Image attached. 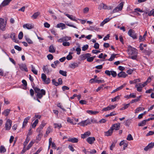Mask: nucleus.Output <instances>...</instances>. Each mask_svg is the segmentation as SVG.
I'll use <instances>...</instances> for the list:
<instances>
[{"instance_id": "44", "label": "nucleus", "mask_w": 154, "mask_h": 154, "mask_svg": "<svg viewBox=\"0 0 154 154\" xmlns=\"http://www.w3.org/2000/svg\"><path fill=\"white\" fill-rule=\"evenodd\" d=\"M48 12L52 15V16L55 19H56L57 18V17L54 15V13L51 10H49L48 11Z\"/></svg>"}, {"instance_id": "27", "label": "nucleus", "mask_w": 154, "mask_h": 154, "mask_svg": "<svg viewBox=\"0 0 154 154\" xmlns=\"http://www.w3.org/2000/svg\"><path fill=\"white\" fill-rule=\"evenodd\" d=\"M57 27L58 28L61 27L62 29H63L66 28V25L64 23H60L57 25Z\"/></svg>"}, {"instance_id": "24", "label": "nucleus", "mask_w": 154, "mask_h": 154, "mask_svg": "<svg viewBox=\"0 0 154 154\" xmlns=\"http://www.w3.org/2000/svg\"><path fill=\"white\" fill-rule=\"evenodd\" d=\"M113 130L111 127L107 131L105 132V135L107 136H109L112 135Z\"/></svg>"}, {"instance_id": "39", "label": "nucleus", "mask_w": 154, "mask_h": 154, "mask_svg": "<svg viewBox=\"0 0 154 154\" xmlns=\"http://www.w3.org/2000/svg\"><path fill=\"white\" fill-rule=\"evenodd\" d=\"M59 73L60 74L63 76H66L67 75V72L65 71H64L63 70H60L59 71Z\"/></svg>"}, {"instance_id": "52", "label": "nucleus", "mask_w": 154, "mask_h": 154, "mask_svg": "<svg viewBox=\"0 0 154 154\" xmlns=\"http://www.w3.org/2000/svg\"><path fill=\"white\" fill-rule=\"evenodd\" d=\"M133 139L132 137L131 134H129L127 138V140L129 141L133 140Z\"/></svg>"}, {"instance_id": "61", "label": "nucleus", "mask_w": 154, "mask_h": 154, "mask_svg": "<svg viewBox=\"0 0 154 154\" xmlns=\"http://www.w3.org/2000/svg\"><path fill=\"white\" fill-rule=\"evenodd\" d=\"M23 34L22 32H20L18 34V38L19 39H22L23 37Z\"/></svg>"}, {"instance_id": "3", "label": "nucleus", "mask_w": 154, "mask_h": 154, "mask_svg": "<svg viewBox=\"0 0 154 154\" xmlns=\"http://www.w3.org/2000/svg\"><path fill=\"white\" fill-rule=\"evenodd\" d=\"M41 79L45 84L48 85L51 82L50 79L47 78L46 75L44 73L42 74Z\"/></svg>"}, {"instance_id": "57", "label": "nucleus", "mask_w": 154, "mask_h": 154, "mask_svg": "<svg viewBox=\"0 0 154 154\" xmlns=\"http://www.w3.org/2000/svg\"><path fill=\"white\" fill-rule=\"evenodd\" d=\"M52 82L53 85H54L56 86H57L59 85L58 82H56L55 79H53L52 80Z\"/></svg>"}, {"instance_id": "11", "label": "nucleus", "mask_w": 154, "mask_h": 154, "mask_svg": "<svg viewBox=\"0 0 154 154\" xmlns=\"http://www.w3.org/2000/svg\"><path fill=\"white\" fill-rule=\"evenodd\" d=\"M42 69L44 72L47 74H49L52 71L51 69L48 68L47 65L44 66Z\"/></svg>"}, {"instance_id": "33", "label": "nucleus", "mask_w": 154, "mask_h": 154, "mask_svg": "<svg viewBox=\"0 0 154 154\" xmlns=\"http://www.w3.org/2000/svg\"><path fill=\"white\" fill-rule=\"evenodd\" d=\"M78 66V64L77 63H73L69 65V67L72 69H74Z\"/></svg>"}, {"instance_id": "45", "label": "nucleus", "mask_w": 154, "mask_h": 154, "mask_svg": "<svg viewBox=\"0 0 154 154\" xmlns=\"http://www.w3.org/2000/svg\"><path fill=\"white\" fill-rule=\"evenodd\" d=\"M73 53L72 52H69V54H68L66 57V59L68 60H69L72 58V56L71 55V54H72Z\"/></svg>"}, {"instance_id": "26", "label": "nucleus", "mask_w": 154, "mask_h": 154, "mask_svg": "<svg viewBox=\"0 0 154 154\" xmlns=\"http://www.w3.org/2000/svg\"><path fill=\"white\" fill-rule=\"evenodd\" d=\"M55 51L56 48L53 45H51L49 47V52L50 53H54Z\"/></svg>"}, {"instance_id": "15", "label": "nucleus", "mask_w": 154, "mask_h": 154, "mask_svg": "<svg viewBox=\"0 0 154 154\" xmlns=\"http://www.w3.org/2000/svg\"><path fill=\"white\" fill-rule=\"evenodd\" d=\"M71 37H70L65 36L57 40V42H62L64 41H68L70 40Z\"/></svg>"}, {"instance_id": "54", "label": "nucleus", "mask_w": 154, "mask_h": 154, "mask_svg": "<svg viewBox=\"0 0 154 154\" xmlns=\"http://www.w3.org/2000/svg\"><path fill=\"white\" fill-rule=\"evenodd\" d=\"M116 115V113L115 112H111L110 114H107L106 115V117H108L109 116H115Z\"/></svg>"}, {"instance_id": "51", "label": "nucleus", "mask_w": 154, "mask_h": 154, "mask_svg": "<svg viewBox=\"0 0 154 154\" xmlns=\"http://www.w3.org/2000/svg\"><path fill=\"white\" fill-rule=\"evenodd\" d=\"M29 141V139L28 137H27L25 141L23 143V145L24 146H26L27 144Z\"/></svg>"}, {"instance_id": "6", "label": "nucleus", "mask_w": 154, "mask_h": 154, "mask_svg": "<svg viewBox=\"0 0 154 154\" xmlns=\"http://www.w3.org/2000/svg\"><path fill=\"white\" fill-rule=\"evenodd\" d=\"M124 2H122L120 3L112 11V13H115L121 11L122 10Z\"/></svg>"}, {"instance_id": "50", "label": "nucleus", "mask_w": 154, "mask_h": 154, "mask_svg": "<svg viewBox=\"0 0 154 154\" xmlns=\"http://www.w3.org/2000/svg\"><path fill=\"white\" fill-rule=\"evenodd\" d=\"M34 143L32 141H31L27 147L26 149H29L32 146Z\"/></svg>"}, {"instance_id": "14", "label": "nucleus", "mask_w": 154, "mask_h": 154, "mask_svg": "<svg viewBox=\"0 0 154 154\" xmlns=\"http://www.w3.org/2000/svg\"><path fill=\"white\" fill-rule=\"evenodd\" d=\"M135 87L137 88V91L139 92H141L142 90V88L144 87L142 85L141 83L137 84Z\"/></svg>"}, {"instance_id": "36", "label": "nucleus", "mask_w": 154, "mask_h": 154, "mask_svg": "<svg viewBox=\"0 0 154 154\" xmlns=\"http://www.w3.org/2000/svg\"><path fill=\"white\" fill-rule=\"evenodd\" d=\"M40 14L39 12H37L34 13L33 14L32 16L31 17L32 18L34 19H36L38 16Z\"/></svg>"}, {"instance_id": "17", "label": "nucleus", "mask_w": 154, "mask_h": 154, "mask_svg": "<svg viewBox=\"0 0 154 154\" xmlns=\"http://www.w3.org/2000/svg\"><path fill=\"white\" fill-rule=\"evenodd\" d=\"M154 146V142L149 143L146 147L144 148V150L147 151L148 150L152 148Z\"/></svg>"}, {"instance_id": "2", "label": "nucleus", "mask_w": 154, "mask_h": 154, "mask_svg": "<svg viewBox=\"0 0 154 154\" xmlns=\"http://www.w3.org/2000/svg\"><path fill=\"white\" fill-rule=\"evenodd\" d=\"M33 88L35 93L37 94L36 96L38 98L41 99L43 95L45 94L46 92L43 89L40 90L36 87H33Z\"/></svg>"}, {"instance_id": "59", "label": "nucleus", "mask_w": 154, "mask_h": 154, "mask_svg": "<svg viewBox=\"0 0 154 154\" xmlns=\"http://www.w3.org/2000/svg\"><path fill=\"white\" fill-rule=\"evenodd\" d=\"M57 106L58 107L60 108V109H62L63 111H66V109L63 107V106L61 105L60 103H57Z\"/></svg>"}, {"instance_id": "35", "label": "nucleus", "mask_w": 154, "mask_h": 154, "mask_svg": "<svg viewBox=\"0 0 154 154\" xmlns=\"http://www.w3.org/2000/svg\"><path fill=\"white\" fill-rule=\"evenodd\" d=\"M148 121L147 119L144 120L138 124V126H143L145 125L146 121Z\"/></svg>"}, {"instance_id": "32", "label": "nucleus", "mask_w": 154, "mask_h": 154, "mask_svg": "<svg viewBox=\"0 0 154 154\" xmlns=\"http://www.w3.org/2000/svg\"><path fill=\"white\" fill-rule=\"evenodd\" d=\"M87 112L91 115H96L99 113L97 111H93L91 110H88L86 111Z\"/></svg>"}, {"instance_id": "47", "label": "nucleus", "mask_w": 154, "mask_h": 154, "mask_svg": "<svg viewBox=\"0 0 154 154\" xmlns=\"http://www.w3.org/2000/svg\"><path fill=\"white\" fill-rule=\"evenodd\" d=\"M26 40L27 42L30 44H32L33 43V42L29 38L26 37Z\"/></svg>"}, {"instance_id": "28", "label": "nucleus", "mask_w": 154, "mask_h": 154, "mask_svg": "<svg viewBox=\"0 0 154 154\" xmlns=\"http://www.w3.org/2000/svg\"><path fill=\"white\" fill-rule=\"evenodd\" d=\"M68 141L69 142H71L73 143H77L78 140V139L76 138H69L68 140Z\"/></svg>"}, {"instance_id": "22", "label": "nucleus", "mask_w": 154, "mask_h": 154, "mask_svg": "<svg viewBox=\"0 0 154 154\" xmlns=\"http://www.w3.org/2000/svg\"><path fill=\"white\" fill-rule=\"evenodd\" d=\"M91 56V54H90L87 53L86 54H82L81 56V58L82 60H84L85 59H86L87 58Z\"/></svg>"}, {"instance_id": "49", "label": "nucleus", "mask_w": 154, "mask_h": 154, "mask_svg": "<svg viewBox=\"0 0 154 154\" xmlns=\"http://www.w3.org/2000/svg\"><path fill=\"white\" fill-rule=\"evenodd\" d=\"M148 15L150 16L152 15L154 17V9H153L151 11L149 12Z\"/></svg>"}, {"instance_id": "37", "label": "nucleus", "mask_w": 154, "mask_h": 154, "mask_svg": "<svg viewBox=\"0 0 154 154\" xmlns=\"http://www.w3.org/2000/svg\"><path fill=\"white\" fill-rule=\"evenodd\" d=\"M54 126L55 128H58L59 129L62 127V125L61 124H57L54 123Z\"/></svg>"}, {"instance_id": "42", "label": "nucleus", "mask_w": 154, "mask_h": 154, "mask_svg": "<svg viewBox=\"0 0 154 154\" xmlns=\"http://www.w3.org/2000/svg\"><path fill=\"white\" fill-rule=\"evenodd\" d=\"M130 103L124 104V106L123 107L121 108L120 109V110H125V109H126L127 108H128L129 107V106L130 105Z\"/></svg>"}, {"instance_id": "4", "label": "nucleus", "mask_w": 154, "mask_h": 154, "mask_svg": "<svg viewBox=\"0 0 154 154\" xmlns=\"http://www.w3.org/2000/svg\"><path fill=\"white\" fill-rule=\"evenodd\" d=\"M98 9L100 10L102 9L110 10L112 9V8L110 6H108L106 4L102 3L99 5Z\"/></svg>"}, {"instance_id": "25", "label": "nucleus", "mask_w": 154, "mask_h": 154, "mask_svg": "<svg viewBox=\"0 0 154 154\" xmlns=\"http://www.w3.org/2000/svg\"><path fill=\"white\" fill-rule=\"evenodd\" d=\"M90 134L91 133L89 131H87L84 134L81 135V137L83 139L89 136L90 135Z\"/></svg>"}, {"instance_id": "41", "label": "nucleus", "mask_w": 154, "mask_h": 154, "mask_svg": "<svg viewBox=\"0 0 154 154\" xmlns=\"http://www.w3.org/2000/svg\"><path fill=\"white\" fill-rule=\"evenodd\" d=\"M38 119H36L34 122L32 124V127L33 128H35L36 126L38 124Z\"/></svg>"}, {"instance_id": "18", "label": "nucleus", "mask_w": 154, "mask_h": 154, "mask_svg": "<svg viewBox=\"0 0 154 154\" xmlns=\"http://www.w3.org/2000/svg\"><path fill=\"white\" fill-rule=\"evenodd\" d=\"M65 15L72 20L77 22V20L75 17L73 16L72 15H69L68 14H65Z\"/></svg>"}, {"instance_id": "29", "label": "nucleus", "mask_w": 154, "mask_h": 154, "mask_svg": "<svg viewBox=\"0 0 154 154\" xmlns=\"http://www.w3.org/2000/svg\"><path fill=\"white\" fill-rule=\"evenodd\" d=\"M147 35V32L146 31L144 35L143 36H142L141 35H140L139 36V41L140 42L141 41H144L145 40V37Z\"/></svg>"}, {"instance_id": "13", "label": "nucleus", "mask_w": 154, "mask_h": 154, "mask_svg": "<svg viewBox=\"0 0 154 154\" xmlns=\"http://www.w3.org/2000/svg\"><path fill=\"white\" fill-rule=\"evenodd\" d=\"M18 65L19 68L21 70L25 71L26 72H27L28 71V70L25 64L22 63L19 64Z\"/></svg>"}, {"instance_id": "53", "label": "nucleus", "mask_w": 154, "mask_h": 154, "mask_svg": "<svg viewBox=\"0 0 154 154\" xmlns=\"http://www.w3.org/2000/svg\"><path fill=\"white\" fill-rule=\"evenodd\" d=\"M144 109V108L142 107H139L137 109L135 110V113L138 112L142 110H143Z\"/></svg>"}, {"instance_id": "43", "label": "nucleus", "mask_w": 154, "mask_h": 154, "mask_svg": "<svg viewBox=\"0 0 154 154\" xmlns=\"http://www.w3.org/2000/svg\"><path fill=\"white\" fill-rule=\"evenodd\" d=\"M39 134L36 137V139L37 140L39 141L40 140L42 137V136L43 134L42 132H38Z\"/></svg>"}, {"instance_id": "63", "label": "nucleus", "mask_w": 154, "mask_h": 154, "mask_svg": "<svg viewBox=\"0 0 154 154\" xmlns=\"http://www.w3.org/2000/svg\"><path fill=\"white\" fill-rule=\"evenodd\" d=\"M104 85L102 84L98 88L96 89V91L98 92L101 90H102Z\"/></svg>"}, {"instance_id": "62", "label": "nucleus", "mask_w": 154, "mask_h": 154, "mask_svg": "<svg viewBox=\"0 0 154 154\" xmlns=\"http://www.w3.org/2000/svg\"><path fill=\"white\" fill-rule=\"evenodd\" d=\"M79 103L81 104H86L87 103V102L84 100H80L79 102Z\"/></svg>"}, {"instance_id": "58", "label": "nucleus", "mask_w": 154, "mask_h": 154, "mask_svg": "<svg viewBox=\"0 0 154 154\" xmlns=\"http://www.w3.org/2000/svg\"><path fill=\"white\" fill-rule=\"evenodd\" d=\"M119 96H117L116 97L112 98L111 99V101L112 102H114L115 101H116L117 100H119Z\"/></svg>"}, {"instance_id": "1", "label": "nucleus", "mask_w": 154, "mask_h": 154, "mask_svg": "<svg viewBox=\"0 0 154 154\" xmlns=\"http://www.w3.org/2000/svg\"><path fill=\"white\" fill-rule=\"evenodd\" d=\"M127 51L128 54L130 55L129 58L134 60L136 59L138 52L136 48L129 45L127 47Z\"/></svg>"}, {"instance_id": "46", "label": "nucleus", "mask_w": 154, "mask_h": 154, "mask_svg": "<svg viewBox=\"0 0 154 154\" xmlns=\"http://www.w3.org/2000/svg\"><path fill=\"white\" fill-rule=\"evenodd\" d=\"M75 51H77V54L79 55L80 54L81 49L80 48V46H78V47L76 49Z\"/></svg>"}, {"instance_id": "8", "label": "nucleus", "mask_w": 154, "mask_h": 154, "mask_svg": "<svg viewBox=\"0 0 154 154\" xmlns=\"http://www.w3.org/2000/svg\"><path fill=\"white\" fill-rule=\"evenodd\" d=\"M6 122L5 124V128L6 130H10L11 128L12 121L10 119H6Z\"/></svg>"}, {"instance_id": "9", "label": "nucleus", "mask_w": 154, "mask_h": 154, "mask_svg": "<svg viewBox=\"0 0 154 154\" xmlns=\"http://www.w3.org/2000/svg\"><path fill=\"white\" fill-rule=\"evenodd\" d=\"M128 35L134 39H137V35L134 30L130 29L128 32Z\"/></svg>"}, {"instance_id": "64", "label": "nucleus", "mask_w": 154, "mask_h": 154, "mask_svg": "<svg viewBox=\"0 0 154 154\" xmlns=\"http://www.w3.org/2000/svg\"><path fill=\"white\" fill-rule=\"evenodd\" d=\"M88 47V45H85L82 47V50L85 51L87 50Z\"/></svg>"}, {"instance_id": "34", "label": "nucleus", "mask_w": 154, "mask_h": 154, "mask_svg": "<svg viewBox=\"0 0 154 154\" xmlns=\"http://www.w3.org/2000/svg\"><path fill=\"white\" fill-rule=\"evenodd\" d=\"M31 71L32 72L35 74V75H37L38 74V71H37L35 69V67L33 66V65H31Z\"/></svg>"}, {"instance_id": "7", "label": "nucleus", "mask_w": 154, "mask_h": 154, "mask_svg": "<svg viewBox=\"0 0 154 154\" xmlns=\"http://www.w3.org/2000/svg\"><path fill=\"white\" fill-rule=\"evenodd\" d=\"M6 22H4L3 19L0 18V29L2 31H4L6 29Z\"/></svg>"}, {"instance_id": "19", "label": "nucleus", "mask_w": 154, "mask_h": 154, "mask_svg": "<svg viewBox=\"0 0 154 154\" xmlns=\"http://www.w3.org/2000/svg\"><path fill=\"white\" fill-rule=\"evenodd\" d=\"M95 140V138L93 137H89L87 139V142L90 144H92Z\"/></svg>"}, {"instance_id": "5", "label": "nucleus", "mask_w": 154, "mask_h": 154, "mask_svg": "<svg viewBox=\"0 0 154 154\" xmlns=\"http://www.w3.org/2000/svg\"><path fill=\"white\" fill-rule=\"evenodd\" d=\"M93 122V121L92 120L88 119L82 121L80 122H79V124L80 126H85L87 125H88L91 124Z\"/></svg>"}, {"instance_id": "60", "label": "nucleus", "mask_w": 154, "mask_h": 154, "mask_svg": "<svg viewBox=\"0 0 154 154\" xmlns=\"http://www.w3.org/2000/svg\"><path fill=\"white\" fill-rule=\"evenodd\" d=\"M41 115L37 114H35L33 119V120H35L36 118H37L38 119H39L41 118Z\"/></svg>"}, {"instance_id": "40", "label": "nucleus", "mask_w": 154, "mask_h": 154, "mask_svg": "<svg viewBox=\"0 0 154 154\" xmlns=\"http://www.w3.org/2000/svg\"><path fill=\"white\" fill-rule=\"evenodd\" d=\"M10 111V109H6L3 113L2 114H3L5 116H7Z\"/></svg>"}, {"instance_id": "16", "label": "nucleus", "mask_w": 154, "mask_h": 154, "mask_svg": "<svg viewBox=\"0 0 154 154\" xmlns=\"http://www.w3.org/2000/svg\"><path fill=\"white\" fill-rule=\"evenodd\" d=\"M120 124L119 123H117L115 124H113L112 127L111 128L113 130H119L120 128Z\"/></svg>"}, {"instance_id": "23", "label": "nucleus", "mask_w": 154, "mask_h": 154, "mask_svg": "<svg viewBox=\"0 0 154 154\" xmlns=\"http://www.w3.org/2000/svg\"><path fill=\"white\" fill-rule=\"evenodd\" d=\"M31 118L30 116H28L23 121L22 127L23 128L25 127L27 123H28V121Z\"/></svg>"}, {"instance_id": "12", "label": "nucleus", "mask_w": 154, "mask_h": 154, "mask_svg": "<svg viewBox=\"0 0 154 154\" xmlns=\"http://www.w3.org/2000/svg\"><path fill=\"white\" fill-rule=\"evenodd\" d=\"M46 125V123L44 121H42V124L40 125L39 127L37 129L36 131L37 132H42V130Z\"/></svg>"}, {"instance_id": "31", "label": "nucleus", "mask_w": 154, "mask_h": 154, "mask_svg": "<svg viewBox=\"0 0 154 154\" xmlns=\"http://www.w3.org/2000/svg\"><path fill=\"white\" fill-rule=\"evenodd\" d=\"M125 86V85H122L118 87L116 89L113 90L112 91V92L111 93L112 94V93H114L118 91H119L120 90L122 89Z\"/></svg>"}, {"instance_id": "56", "label": "nucleus", "mask_w": 154, "mask_h": 154, "mask_svg": "<svg viewBox=\"0 0 154 154\" xmlns=\"http://www.w3.org/2000/svg\"><path fill=\"white\" fill-rule=\"evenodd\" d=\"M51 131V129L50 126H49L47 129L46 134L48 135Z\"/></svg>"}, {"instance_id": "55", "label": "nucleus", "mask_w": 154, "mask_h": 154, "mask_svg": "<svg viewBox=\"0 0 154 154\" xmlns=\"http://www.w3.org/2000/svg\"><path fill=\"white\" fill-rule=\"evenodd\" d=\"M116 54H112L111 55L110 57L108 59V60L109 61H112L116 57Z\"/></svg>"}, {"instance_id": "30", "label": "nucleus", "mask_w": 154, "mask_h": 154, "mask_svg": "<svg viewBox=\"0 0 154 154\" xmlns=\"http://www.w3.org/2000/svg\"><path fill=\"white\" fill-rule=\"evenodd\" d=\"M24 28H26L28 29H30L33 28V27L32 25L28 24H24L23 26Z\"/></svg>"}, {"instance_id": "48", "label": "nucleus", "mask_w": 154, "mask_h": 154, "mask_svg": "<svg viewBox=\"0 0 154 154\" xmlns=\"http://www.w3.org/2000/svg\"><path fill=\"white\" fill-rule=\"evenodd\" d=\"M10 37L14 41H15L16 37L14 33H11Z\"/></svg>"}, {"instance_id": "21", "label": "nucleus", "mask_w": 154, "mask_h": 154, "mask_svg": "<svg viewBox=\"0 0 154 154\" xmlns=\"http://www.w3.org/2000/svg\"><path fill=\"white\" fill-rule=\"evenodd\" d=\"M11 1V0H4L1 3L0 6L4 7L8 5Z\"/></svg>"}, {"instance_id": "10", "label": "nucleus", "mask_w": 154, "mask_h": 154, "mask_svg": "<svg viewBox=\"0 0 154 154\" xmlns=\"http://www.w3.org/2000/svg\"><path fill=\"white\" fill-rule=\"evenodd\" d=\"M117 106V104L115 105H109L106 107L103 108L102 111L103 112L107 111L114 109Z\"/></svg>"}, {"instance_id": "20", "label": "nucleus", "mask_w": 154, "mask_h": 154, "mask_svg": "<svg viewBox=\"0 0 154 154\" xmlns=\"http://www.w3.org/2000/svg\"><path fill=\"white\" fill-rule=\"evenodd\" d=\"M117 75L119 77L122 78H125L128 75L125 72L123 71L120 72Z\"/></svg>"}, {"instance_id": "38", "label": "nucleus", "mask_w": 154, "mask_h": 154, "mask_svg": "<svg viewBox=\"0 0 154 154\" xmlns=\"http://www.w3.org/2000/svg\"><path fill=\"white\" fill-rule=\"evenodd\" d=\"M6 151V149L3 146H1L0 147V152L4 153Z\"/></svg>"}]
</instances>
